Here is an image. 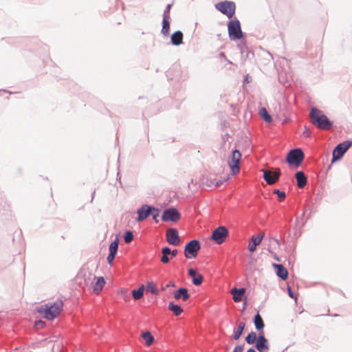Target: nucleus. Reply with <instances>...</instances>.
<instances>
[{
    "instance_id": "f257e3e1",
    "label": "nucleus",
    "mask_w": 352,
    "mask_h": 352,
    "mask_svg": "<svg viewBox=\"0 0 352 352\" xmlns=\"http://www.w3.org/2000/svg\"><path fill=\"white\" fill-rule=\"evenodd\" d=\"M310 117L312 124L321 130H329L333 126V122L317 108L314 107L311 109Z\"/></svg>"
},
{
    "instance_id": "f03ea898",
    "label": "nucleus",
    "mask_w": 352,
    "mask_h": 352,
    "mask_svg": "<svg viewBox=\"0 0 352 352\" xmlns=\"http://www.w3.org/2000/svg\"><path fill=\"white\" fill-rule=\"evenodd\" d=\"M228 36L231 41L240 40L244 37L241 30V23L236 18L228 22Z\"/></svg>"
},
{
    "instance_id": "7ed1b4c3",
    "label": "nucleus",
    "mask_w": 352,
    "mask_h": 352,
    "mask_svg": "<svg viewBox=\"0 0 352 352\" xmlns=\"http://www.w3.org/2000/svg\"><path fill=\"white\" fill-rule=\"evenodd\" d=\"M63 302L61 300L58 299L54 303H47L45 305L43 313L44 317L47 320H53L58 317L63 309Z\"/></svg>"
},
{
    "instance_id": "20e7f679",
    "label": "nucleus",
    "mask_w": 352,
    "mask_h": 352,
    "mask_svg": "<svg viewBox=\"0 0 352 352\" xmlns=\"http://www.w3.org/2000/svg\"><path fill=\"white\" fill-rule=\"evenodd\" d=\"M215 8L226 15L228 19H232L235 14V3L230 1H220L215 4Z\"/></svg>"
},
{
    "instance_id": "39448f33",
    "label": "nucleus",
    "mask_w": 352,
    "mask_h": 352,
    "mask_svg": "<svg viewBox=\"0 0 352 352\" xmlns=\"http://www.w3.org/2000/svg\"><path fill=\"white\" fill-rule=\"evenodd\" d=\"M304 157V153L301 148H295L289 151L287 155L286 162L289 165L298 168L302 162Z\"/></svg>"
},
{
    "instance_id": "423d86ee",
    "label": "nucleus",
    "mask_w": 352,
    "mask_h": 352,
    "mask_svg": "<svg viewBox=\"0 0 352 352\" xmlns=\"http://www.w3.org/2000/svg\"><path fill=\"white\" fill-rule=\"evenodd\" d=\"M201 249L199 240L192 239L188 242L184 247V256L188 259L195 258L197 256L198 252Z\"/></svg>"
},
{
    "instance_id": "0eeeda50",
    "label": "nucleus",
    "mask_w": 352,
    "mask_h": 352,
    "mask_svg": "<svg viewBox=\"0 0 352 352\" xmlns=\"http://www.w3.org/2000/svg\"><path fill=\"white\" fill-rule=\"evenodd\" d=\"M351 146L352 140H346L338 144L333 151L331 162L340 160Z\"/></svg>"
},
{
    "instance_id": "6e6552de",
    "label": "nucleus",
    "mask_w": 352,
    "mask_h": 352,
    "mask_svg": "<svg viewBox=\"0 0 352 352\" xmlns=\"http://www.w3.org/2000/svg\"><path fill=\"white\" fill-rule=\"evenodd\" d=\"M228 234L229 231L227 228L223 226H220L213 230L210 238L217 244L221 245L226 241Z\"/></svg>"
},
{
    "instance_id": "1a4fd4ad",
    "label": "nucleus",
    "mask_w": 352,
    "mask_h": 352,
    "mask_svg": "<svg viewBox=\"0 0 352 352\" xmlns=\"http://www.w3.org/2000/svg\"><path fill=\"white\" fill-rule=\"evenodd\" d=\"M181 217L179 210L175 207H170L165 209L162 214V220L164 222H177Z\"/></svg>"
},
{
    "instance_id": "9d476101",
    "label": "nucleus",
    "mask_w": 352,
    "mask_h": 352,
    "mask_svg": "<svg viewBox=\"0 0 352 352\" xmlns=\"http://www.w3.org/2000/svg\"><path fill=\"white\" fill-rule=\"evenodd\" d=\"M241 158V154L239 150L232 151L231 161H229L228 164L233 175L237 174L240 170Z\"/></svg>"
},
{
    "instance_id": "9b49d317",
    "label": "nucleus",
    "mask_w": 352,
    "mask_h": 352,
    "mask_svg": "<svg viewBox=\"0 0 352 352\" xmlns=\"http://www.w3.org/2000/svg\"><path fill=\"white\" fill-rule=\"evenodd\" d=\"M151 210H154L153 206L148 204L142 205V207L137 210L138 217L135 219L136 221L141 222L151 216Z\"/></svg>"
},
{
    "instance_id": "f8f14e48",
    "label": "nucleus",
    "mask_w": 352,
    "mask_h": 352,
    "mask_svg": "<svg viewBox=\"0 0 352 352\" xmlns=\"http://www.w3.org/2000/svg\"><path fill=\"white\" fill-rule=\"evenodd\" d=\"M166 237L167 242L170 245H178L180 243L179 232L176 228H171L168 229L166 234Z\"/></svg>"
},
{
    "instance_id": "ddd939ff",
    "label": "nucleus",
    "mask_w": 352,
    "mask_h": 352,
    "mask_svg": "<svg viewBox=\"0 0 352 352\" xmlns=\"http://www.w3.org/2000/svg\"><path fill=\"white\" fill-rule=\"evenodd\" d=\"M256 349L259 352H268L270 349V346L268 344L267 339L265 337L263 334V331L261 333H259L257 340L255 344Z\"/></svg>"
},
{
    "instance_id": "4468645a",
    "label": "nucleus",
    "mask_w": 352,
    "mask_h": 352,
    "mask_svg": "<svg viewBox=\"0 0 352 352\" xmlns=\"http://www.w3.org/2000/svg\"><path fill=\"white\" fill-rule=\"evenodd\" d=\"M280 175V173L279 170L274 172L270 170H265L263 173V178L268 184L271 185L274 184L278 179Z\"/></svg>"
},
{
    "instance_id": "2eb2a0df",
    "label": "nucleus",
    "mask_w": 352,
    "mask_h": 352,
    "mask_svg": "<svg viewBox=\"0 0 352 352\" xmlns=\"http://www.w3.org/2000/svg\"><path fill=\"white\" fill-rule=\"evenodd\" d=\"M188 274L191 277L193 285L199 286L202 284L204 281V276L201 274L197 273L196 270L190 268L188 270Z\"/></svg>"
},
{
    "instance_id": "dca6fc26",
    "label": "nucleus",
    "mask_w": 352,
    "mask_h": 352,
    "mask_svg": "<svg viewBox=\"0 0 352 352\" xmlns=\"http://www.w3.org/2000/svg\"><path fill=\"white\" fill-rule=\"evenodd\" d=\"M173 296L175 300L182 299L183 301H186L190 298V294L186 287H179L174 292Z\"/></svg>"
},
{
    "instance_id": "f3484780",
    "label": "nucleus",
    "mask_w": 352,
    "mask_h": 352,
    "mask_svg": "<svg viewBox=\"0 0 352 352\" xmlns=\"http://www.w3.org/2000/svg\"><path fill=\"white\" fill-rule=\"evenodd\" d=\"M263 237L264 233L258 234L257 236H252V238L250 239L248 245L249 251L251 252H254L256 250L257 245H258L261 243Z\"/></svg>"
},
{
    "instance_id": "a211bd4d",
    "label": "nucleus",
    "mask_w": 352,
    "mask_h": 352,
    "mask_svg": "<svg viewBox=\"0 0 352 352\" xmlns=\"http://www.w3.org/2000/svg\"><path fill=\"white\" fill-rule=\"evenodd\" d=\"M184 34L182 31L177 30L170 36V43L175 46H179L183 43Z\"/></svg>"
},
{
    "instance_id": "6ab92c4d",
    "label": "nucleus",
    "mask_w": 352,
    "mask_h": 352,
    "mask_svg": "<svg viewBox=\"0 0 352 352\" xmlns=\"http://www.w3.org/2000/svg\"><path fill=\"white\" fill-rule=\"evenodd\" d=\"M276 275L283 280L288 278V271L282 264H273Z\"/></svg>"
},
{
    "instance_id": "aec40b11",
    "label": "nucleus",
    "mask_w": 352,
    "mask_h": 352,
    "mask_svg": "<svg viewBox=\"0 0 352 352\" xmlns=\"http://www.w3.org/2000/svg\"><path fill=\"white\" fill-rule=\"evenodd\" d=\"M245 292V288H236L234 287L231 289V294H232L233 300L235 302H239L242 300V296Z\"/></svg>"
},
{
    "instance_id": "412c9836",
    "label": "nucleus",
    "mask_w": 352,
    "mask_h": 352,
    "mask_svg": "<svg viewBox=\"0 0 352 352\" xmlns=\"http://www.w3.org/2000/svg\"><path fill=\"white\" fill-rule=\"evenodd\" d=\"M296 179L298 188H302L305 186L307 184V177L302 171H298L296 173Z\"/></svg>"
},
{
    "instance_id": "4be33fe9",
    "label": "nucleus",
    "mask_w": 352,
    "mask_h": 352,
    "mask_svg": "<svg viewBox=\"0 0 352 352\" xmlns=\"http://www.w3.org/2000/svg\"><path fill=\"white\" fill-rule=\"evenodd\" d=\"M254 324L255 325V328L258 331H262L265 327L264 321L261 317V316L259 314V313H257L253 319Z\"/></svg>"
},
{
    "instance_id": "5701e85b",
    "label": "nucleus",
    "mask_w": 352,
    "mask_h": 352,
    "mask_svg": "<svg viewBox=\"0 0 352 352\" xmlns=\"http://www.w3.org/2000/svg\"><path fill=\"white\" fill-rule=\"evenodd\" d=\"M95 278H96V276H95ZM104 284H105L104 278L102 276L98 277L96 282L94 284L93 291L97 294H99L100 292V291L102 289Z\"/></svg>"
},
{
    "instance_id": "b1692460",
    "label": "nucleus",
    "mask_w": 352,
    "mask_h": 352,
    "mask_svg": "<svg viewBox=\"0 0 352 352\" xmlns=\"http://www.w3.org/2000/svg\"><path fill=\"white\" fill-rule=\"evenodd\" d=\"M170 252H171V249L169 247L165 246L162 248V256L160 258L162 263H168L170 261V258L168 257V255H170Z\"/></svg>"
},
{
    "instance_id": "393cba45",
    "label": "nucleus",
    "mask_w": 352,
    "mask_h": 352,
    "mask_svg": "<svg viewBox=\"0 0 352 352\" xmlns=\"http://www.w3.org/2000/svg\"><path fill=\"white\" fill-rule=\"evenodd\" d=\"M170 18H166V16L163 17L162 19V28L161 30V33L164 36H167L169 34L170 30Z\"/></svg>"
},
{
    "instance_id": "a878e982",
    "label": "nucleus",
    "mask_w": 352,
    "mask_h": 352,
    "mask_svg": "<svg viewBox=\"0 0 352 352\" xmlns=\"http://www.w3.org/2000/svg\"><path fill=\"white\" fill-rule=\"evenodd\" d=\"M168 308L177 316H179L183 312L182 307L180 305L174 303L173 302H170L168 303Z\"/></svg>"
},
{
    "instance_id": "bb28decb",
    "label": "nucleus",
    "mask_w": 352,
    "mask_h": 352,
    "mask_svg": "<svg viewBox=\"0 0 352 352\" xmlns=\"http://www.w3.org/2000/svg\"><path fill=\"white\" fill-rule=\"evenodd\" d=\"M245 327V323L244 322H241L239 323V324L237 326V329L236 330H234V331L233 338L235 340H237L240 338V337L241 336V335L244 331Z\"/></svg>"
},
{
    "instance_id": "cd10ccee",
    "label": "nucleus",
    "mask_w": 352,
    "mask_h": 352,
    "mask_svg": "<svg viewBox=\"0 0 352 352\" xmlns=\"http://www.w3.org/2000/svg\"><path fill=\"white\" fill-rule=\"evenodd\" d=\"M142 338L145 340L146 346H151L154 342V337L148 331H146L142 333Z\"/></svg>"
},
{
    "instance_id": "c85d7f7f",
    "label": "nucleus",
    "mask_w": 352,
    "mask_h": 352,
    "mask_svg": "<svg viewBox=\"0 0 352 352\" xmlns=\"http://www.w3.org/2000/svg\"><path fill=\"white\" fill-rule=\"evenodd\" d=\"M144 290H145V287L144 285H142L137 289H133L132 291L133 298L136 300L140 299L143 296Z\"/></svg>"
},
{
    "instance_id": "c756f323",
    "label": "nucleus",
    "mask_w": 352,
    "mask_h": 352,
    "mask_svg": "<svg viewBox=\"0 0 352 352\" xmlns=\"http://www.w3.org/2000/svg\"><path fill=\"white\" fill-rule=\"evenodd\" d=\"M118 245H119V239L118 236L116 237L114 241H113L109 247V253L112 254H117L118 250Z\"/></svg>"
},
{
    "instance_id": "7c9ffc66",
    "label": "nucleus",
    "mask_w": 352,
    "mask_h": 352,
    "mask_svg": "<svg viewBox=\"0 0 352 352\" xmlns=\"http://www.w3.org/2000/svg\"><path fill=\"white\" fill-rule=\"evenodd\" d=\"M257 335L254 331H251L248 336L245 337V341L248 344H256L257 340Z\"/></svg>"
},
{
    "instance_id": "2f4dec72",
    "label": "nucleus",
    "mask_w": 352,
    "mask_h": 352,
    "mask_svg": "<svg viewBox=\"0 0 352 352\" xmlns=\"http://www.w3.org/2000/svg\"><path fill=\"white\" fill-rule=\"evenodd\" d=\"M259 114L261 117L267 122H271L272 118L271 116L267 112V109L265 107H262L259 111Z\"/></svg>"
},
{
    "instance_id": "473e14b6",
    "label": "nucleus",
    "mask_w": 352,
    "mask_h": 352,
    "mask_svg": "<svg viewBox=\"0 0 352 352\" xmlns=\"http://www.w3.org/2000/svg\"><path fill=\"white\" fill-rule=\"evenodd\" d=\"M146 290L147 292H151L153 294H157L159 292L157 286L153 282L148 283Z\"/></svg>"
},
{
    "instance_id": "72a5a7b5",
    "label": "nucleus",
    "mask_w": 352,
    "mask_h": 352,
    "mask_svg": "<svg viewBox=\"0 0 352 352\" xmlns=\"http://www.w3.org/2000/svg\"><path fill=\"white\" fill-rule=\"evenodd\" d=\"M134 235L132 231L126 230L124 234V240L126 243H129L133 239Z\"/></svg>"
},
{
    "instance_id": "f704fd0d",
    "label": "nucleus",
    "mask_w": 352,
    "mask_h": 352,
    "mask_svg": "<svg viewBox=\"0 0 352 352\" xmlns=\"http://www.w3.org/2000/svg\"><path fill=\"white\" fill-rule=\"evenodd\" d=\"M160 210L155 207H154V210H151V216H152V217L155 223L159 222L158 217L160 215Z\"/></svg>"
},
{
    "instance_id": "c9c22d12",
    "label": "nucleus",
    "mask_w": 352,
    "mask_h": 352,
    "mask_svg": "<svg viewBox=\"0 0 352 352\" xmlns=\"http://www.w3.org/2000/svg\"><path fill=\"white\" fill-rule=\"evenodd\" d=\"M274 193L277 195L280 201H283L286 197L285 192L283 191H280L279 189H275L274 190Z\"/></svg>"
},
{
    "instance_id": "e433bc0d",
    "label": "nucleus",
    "mask_w": 352,
    "mask_h": 352,
    "mask_svg": "<svg viewBox=\"0 0 352 352\" xmlns=\"http://www.w3.org/2000/svg\"><path fill=\"white\" fill-rule=\"evenodd\" d=\"M172 7V4H168L164 11L163 17L170 18V10Z\"/></svg>"
},
{
    "instance_id": "4c0bfd02",
    "label": "nucleus",
    "mask_w": 352,
    "mask_h": 352,
    "mask_svg": "<svg viewBox=\"0 0 352 352\" xmlns=\"http://www.w3.org/2000/svg\"><path fill=\"white\" fill-rule=\"evenodd\" d=\"M116 255L115 254H112V253H109L108 256H107V262L109 265H112L113 264V260L116 257Z\"/></svg>"
},
{
    "instance_id": "58836bf2",
    "label": "nucleus",
    "mask_w": 352,
    "mask_h": 352,
    "mask_svg": "<svg viewBox=\"0 0 352 352\" xmlns=\"http://www.w3.org/2000/svg\"><path fill=\"white\" fill-rule=\"evenodd\" d=\"M244 348V344L236 346L232 352H242Z\"/></svg>"
},
{
    "instance_id": "ea45409f",
    "label": "nucleus",
    "mask_w": 352,
    "mask_h": 352,
    "mask_svg": "<svg viewBox=\"0 0 352 352\" xmlns=\"http://www.w3.org/2000/svg\"><path fill=\"white\" fill-rule=\"evenodd\" d=\"M176 286L175 282L170 281L168 284H166L164 287H162L163 290H166L169 287H175Z\"/></svg>"
},
{
    "instance_id": "a19ab883",
    "label": "nucleus",
    "mask_w": 352,
    "mask_h": 352,
    "mask_svg": "<svg viewBox=\"0 0 352 352\" xmlns=\"http://www.w3.org/2000/svg\"><path fill=\"white\" fill-rule=\"evenodd\" d=\"M287 292H288V295L290 298L296 299V296L294 294V293L292 292L291 287L289 286L287 287Z\"/></svg>"
},
{
    "instance_id": "79ce46f5",
    "label": "nucleus",
    "mask_w": 352,
    "mask_h": 352,
    "mask_svg": "<svg viewBox=\"0 0 352 352\" xmlns=\"http://www.w3.org/2000/svg\"><path fill=\"white\" fill-rule=\"evenodd\" d=\"M245 47V45L243 44H241V43H239L237 45V48L240 50V52L241 54H243L244 53V47Z\"/></svg>"
},
{
    "instance_id": "37998d69",
    "label": "nucleus",
    "mask_w": 352,
    "mask_h": 352,
    "mask_svg": "<svg viewBox=\"0 0 352 352\" xmlns=\"http://www.w3.org/2000/svg\"><path fill=\"white\" fill-rule=\"evenodd\" d=\"M228 178L227 179H225L224 180H217L215 182V184H214V186L215 187H219L221 185L223 184V183L226 181Z\"/></svg>"
},
{
    "instance_id": "c03bdc74",
    "label": "nucleus",
    "mask_w": 352,
    "mask_h": 352,
    "mask_svg": "<svg viewBox=\"0 0 352 352\" xmlns=\"http://www.w3.org/2000/svg\"><path fill=\"white\" fill-rule=\"evenodd\" d=\"M177 252L178 251L177 249H174L173 250H171V252H170L171 256L170 258L175 257L177 254Z\"/></svg>"
},
{
    "instance_id": "a18cd8bd",
    "label": "nucleus",
    "mask_w": 352,
    "mask_h": 352,
    "mask_svg": "<svg viewBox=\"0 0 352 352\" xmlns=\"http://www.w3.org/2000/svg\"><path fill=\"white\" fill-rule=\"evenodd\" d=\"M303 135L305 137H309L311 135V131L306 129L304 131H303Z\"/></svg>"
},
{
    "instance_id": "49530a36",
    "label": "nucleus",
    "mask_w": 352,
    "mask_h": 352,
    "mask_svg": "<svg viewBox=\"0 0 352 352\" xmlns=\"http://www.w3.org/2000/svg\"><path fill=\"white\" fill-rule=\"evenodd\" d=\"M219 56H220V57H221V58H224L226 60H228V59H227V58H226V54H225V53H224V52H221V53L219 54Z\"/></svg>"
},
{
    "instance_id": "de8ad7c7",
    "label": "nucleus",
    "mask_w": 352,
    "mask_h": 352,
    "mask_svg": "<svg viewBox=\"0 0 352 352\" xmlns=\"http://www.w3.org/2000/svg\"><path fill=\"white\" fill-rule=\"evenodd\" d=\"M44 324H45V322L42 320H38V322H36V324H39L41 327H43L44 325Z\"/></svg>"
},
{
    "instance_id": "09e8293b",
    "label": "nucleus",
    "mask_w": 352,
    "mask_h": 352,
    "mask_svg": "<svg viewBox=\"0 0 352 352\" xmlns=\"http://www.w3.org/2000/svg\"><path fill=\"white\" fill-rule=\"evenodd\" d=\"M246 352H256L254 348H250Z\"/></svg>"
},
{
    "instance_id": "8fccbe9b",
    "label": "nucleus",
    "mask_w": 352,
    "mask_h": 352,
    "mask_svg": "<svg viewBox=\"0 0 352 352\" xmlns=\"http://www.w3.org/2000/svg\"><path fill=\"white\" fill-rule=\"evenodd\" d=\"M95 192H95V190L92 192V195H91V201H93V199H94Z\"/></svg>"
},
{
    "instance_id": "3c124183",
    "label": "nucleus",
    "mask_w": 352,
    "mask_h": 352,
    "mask_svg": "<svg viewBox=\"0 0 352 352\" xmlns=\"http://www.w3.org/2000/svg\"><path fill=\"white\" fill-rule=\"evenodd\" d=\"M245 80L247 82H250L248 75H247V76L245 77Z\"/></svg>"
},
{
    "instance_id": "603ef678",
    "label": "nucleus",
    "mask_w": 352,
    "mask_h": 352,
    "mask_svg": "<svg viewBox=\"0 0 352 352\" xmlns=\"http://www.w3.org/2000/svg\"><path fill=\"white\" fill-rule=\"evenodd\" d=\"M274 240L276 241V243L278 245H279V244H280V241H279V240H278V239H274Z\"/></svg>"
},
{
    "instance_id": "864d4df0",
    "label": "nucleus",
    "mask_w": 352,
    "mask_h": 352,
    "mask_svg": "<svg viewBox=\"0 0 352 352\" xmlns=\"http://www.w3.org/2000/svg\"><path fill=\"white\" fill-rule=\"evenodd\" d=\"M274 258H275L276 261H279V258H278L277 256H274Z\"/></svg>"
},
{
    "instance_id": "5fc2aeb1",
    "label": "nucleus",
    "mask_w": 352,
    "mask_h": 352,
    "mask_svg": "<svg viewBox=\"0 0 352 352\" xmlns=\"http://www.w3.org/2000/svg\"><path fill=\"white\" fill-rule=\"evenodd\" d=\"M298 221H299V219H298V218H297V219H296V226H297V224H298Z\"/></svg>"
},
{
    "instance_id": "6e6d98bb",
    "label": "nucleus",
    "mask_w": 352,
    "mask_h": 352,
    "mask_svg": "<svg viewBox=\"0 0 352 352\" xmlns=\"http://www.w3.org/2000/svg\"><path fill=\"white\" fill-rule=\"evenodd\" d=\"M304 215H305V213L303 212L301 217L302 218Z\"/></svg>"
}]
</instances>
